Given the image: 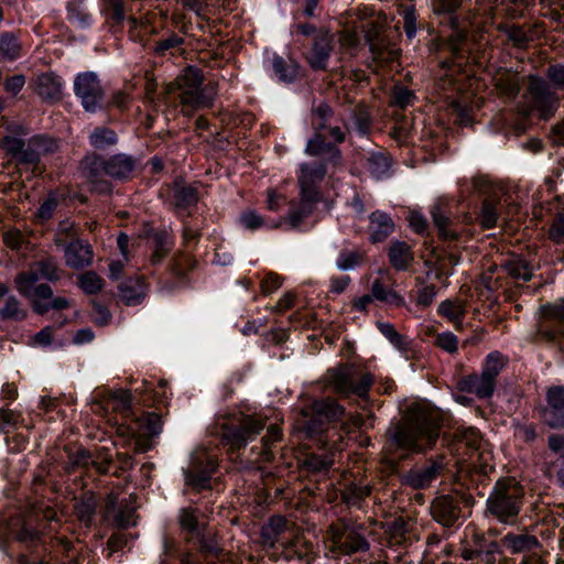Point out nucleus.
<instances>
[{
  "label": "nucleus",
  "instance_id": "1",
  "mask_svg": "<svg viewBox=\"0 0 564 564\" xmlns=\"http://www.w3.org/2000/svg\"><path fill=\"white\" fill-rule=\"evenodd\" d=\"M443 413L425 401L411 403L402 420L389 431L391 442L399 448L422 453L436 443Z\"/></svg>",
  "mask_w": 564,
  "mask_h": 564
},
{
  "label": "nucleus",
  "instance_id": "2",
  "mask_svg": "<svg viewBox=\"0 0 564 564\" xmlns=\"http://www.w3.org/2000/svg\"><path fill=\"white\" fill-rule=\"evenodd\" d=\"M327 174L325 162H304L299 165V202H294L283 221L291 229H296L315 210L322 200L319 185Z\"/></svg>",
  "mask_w": 564,
  "mask_h": 564
},
{
  "label": "nucleus",
  "instance_id": "3",
  "mask_svg": "<svg viewBox=\"0 0 564 564\" xmlns=\"http://www.w3.org/2000/svg\"><path fill=\"white\" fill-rule=\"evenodd\" d=\"M204 76L202 72L188 66L171 83L164 87V101L167 104L170 96L177 94L181 104L191 109L210 107L216 96L213 84L203 87Z\"/></svg>",
  "mask_w": 564,
  "mask_h": 564
},
{
  "label": "nucleus",
  "instance_id": "4",
  "mask_svg": "<svg viewBox=\"0 0 564 564\" xmlns=\"http://www.w3.org/2000/svg\"><path fill=\"white\" fill-rule=\"evenodd\" d=\"M58 278L56 260L47 257L34 262L28 271L19 273L15 278V286L25 297L51 299L53 296L51 286L39 281H56Z\"/></svg>",
  "mask_w": 564,
  "mask_h": 564
},
{
  "label": "nucleus",
  "instance_id": "5",
  "mask_svg": "<svg viewBox=\"0 0 564 564\" xmlns=\"http://www.w3.org/2000/svg\"><path fill=\"white\" fill-rule=\"evenodd\" d=\"M523 490L511 479L496 482L487 499V510L499 521L511 523L520 512Z\"/></svg>",
  "mask_w": 564,
  "mask_h": 564
},
{
  "label": "nucleus",
  "instance_id": "6",
  "mask_svg": "<svg viewBox=\"0 0 564 564\" xmlns=\"http://www.w3.org/2000/svg\"><path fill=\"white\" fill-rule=\"evenodd\" d=\"M329 542V552L338 555H352L357 552H367L369 543L360 532V528L352 521L339 519L326 530Z\"/></svg>",
  "mask_w": 564,
  "mask_h": 564
},
{
  "label": "nucleus",
  "instance_id": "7",
  "mask_svg": "<svg viewBox=\"0 0 564 564\" xmlns=\"http://www.w3.org/2000/svg\"><path fill=\"white\" fill-rule=\"evenodd\" d=\"M328 381L334 390L343 395L366 398L373 383V377L370 372L346 365L328 370Z\"/></svg>",
  "mask_w": 564,
  "mask_h": 564
},
{
  "label": "nucleus",
  "instance_id": "8",
  "mask_svg": "<svg viewBox=\"0 0 564 564\" xmlns=\"http://www.w3.org/2000/svg\"><path fill=\"white\" fill-rule=\"evenodd\" d=\"M301 413L304 419L302 427L308 434H315L323 431L325 423L339 421L345 414V409L334 399L326 398L313 401Z\"/></svg>",
  "mask_w": 564,
  "mask_h": 564
},
{
  "label": "nucleus",
  "instance_id": "9",
  "mask_svg": "<svg viewBox=\"0 0 564 564\" xmlns=\"http://www.w3.org/2000/svg\"><path fill=\"white\" fill-rule=\"evenodd\" d=\"M74 91L86 111L96 112L101 108L104 90L95 73L78 74L74 80Z\"/></svg>",
  "mask_w": 564,
  "mask_h": 564
},
{
  "label": "nucleus",
  "instance_id": "10",
  "mask_svg": "<svg viewBox=\"0 0 564 564\" xmlns=\"http://www.w3.org/2000/svg\"><path fill=\"white\" fill-rule=\"evenodd\" d=\"M216 468L217 462L212 455L205 449L195 451L189 467L184 471L186 484L197 489L206 488Z\"/></svg>",
  "mask_w": 564,
  "mask_h": 564
},
{
  "label": "nucleus",
  "instance_id": "11",
  "mask_svg": "<svg viewBox=\"0 0 564 564\" xmlns=\"http://www.w3.org/2000/svg\"><path fill=\"white\" fill-rule=\"evenodd\" d=\"M529 93L531 95L532 107L541 118L549 119L558 107V96L551 90L549 85L538 76L529 77Z\"/></svg>",
  "mask_w": 564,
  "mask_h": 564
},
{
  "label": "nucleus",
  "instance_id": "12",
  "mask_svg": "<svg viewBox=\"0 0 564 564\" xmlns=\"http://www.w3.org/2000/svg\"><path fill=\"white\" fill-rule=\"evenodd\" d=\"M264 429V421L260 416L245 415L238 424L225 433V440L234 449L245 447L252 442Z\"/></svg>",
  "mask_w": 564,
  "mask_h": 564
},
{
  "label": "nucleus",
  "instance_id": "13",
  "mask_svg": "<svg viewBox=\"0 0 564 564\" xmlns=\"http://www.w3.org/2000/svg\"><path fill=\"white\" fill-rule=\"evenodd\" d=\"M546 405L541 409V420L552 429L564 427V386H551L545 391Z\"/></svg>",
  "mask_w": 564,
  "mask_h": 564
},
{
  "label": "nucleus",
  "instance_id": "14",
  "mask_svg": "<svg viewBox=\"0 0 564 564\" xmlns=\"http://www.w3.org/2000/svg\"><path fill=\"white\" fill-rule=\"evenodd\" d=\"M443 470V464L431 460L425 465L415 466L401 476V482L413 489H424L432 485Z\"/></svg>",
  "mask_w": 564,
  "mask_h": 564
},
{
  "label": "nucleus",
  "instance_id": "15",
  "mask_svg": "<svg viewBox=\"0 0 564 564\" xmlns=\"http://www.w3.org/2000/svg\"><path fill=\"white\" fill-rule=\"evenodd\" d=\"M430 214L441 238L446 240H456L458 238V232L451 228L453 221L451 218V199L448 197H438L431 206Z\"/></svg>",
  "mask_w": 564,
  "mask_h": 564
},
{
  "label": "nucleus",
  "instance_id": "16",
  "mask_svg": "<svg viewBox=\"0 0 564 564\" xmlns=\"http://www.w3.org/2000/svg\"><path fill=\"white\" fill-rule=\"evenodd\" d=\"M334 50V39L327 31H319L313 40V44L306 59L314 69H326Z\"/></svg>",
  "mask_w": 564,
  "mask_h": 564
},
{
  "label": "nucleus",
  "instance_id": "17",
  "mask_svg": "<svg viewBox=\"0 0 564 564\" xmlns=\"http://www.w3.org/2000/svg\"><path fill=\"white\" fill-rule=\"evenodd\" d=\"M83 175L95 186L99 192L109 191V185L101 178L107 175V160L97 155L86 156L80 163Z\"/></svg>",
  "mask_w": 564,
  "mask_h": 564
},
{
  "label": "nucleus",
  "instance_id": "18",
  "mask_svg": "<svg viewBox=\"0 0 564 564\" xmlns=\"http://www.w3.org/2000/svg\"><path fill=\"white\" fill-rule=\"evenodd\" d=\"M93 257L91 246L83 240H73L64 250L66 265L75 270L88 267L93 262Z\"/></svg>",
  "mask_w": 564,
  "mask_h": 564
},
{
  "label": "nucleus",
  "instance_id": "19",
  "mask_svg": "<svg viewBox=\"0 0 564 564\" xmlns=\"http://www.w3.org/2000/svg\"><path fill=\"white\" fill-rule=\"evenodd\" d=\"M305 153L311 156H321L326 154L327 158L323 161L325 164L328 163L334 166L341 164L340 150L336 145L327 143L321 132H315L314 137L307 141Z\"/></svg>",
  "mask_w": 564,
  "mask_h": 564
},
{
  "label": "nucleus",
  "instance_id": "20",
  "mask_svg": "<svg viewBox=\"0 0 564 564\" xmlns=\"http://www.w3.org/2000/svg\"><path fill=\"white\" fill-rule=\"evenodd\" d=\"M433 518L445 527L453 525L459 518V507L449 496L437 497L431 506Z\"/></svg>",
  "mask_w": 564,
  "mask_h": 564
},
{
  "label": "nucleus",
  "instance_id": "21",
  "mask_svg": "<svg viewBox=\"0 0 564 564\" xmlns=\"http://www.w3.org/2000/svg\"><path fill=\"white\" fill-rule=\"evenodd\" d=\"M458 386L462 391L473 393L479 399H485L492 395L496 382L481 372L480 375L464 377L459 380Z\"/></svg>",
  "mask_w": 564,
  "mask_h": 564
},
{
  "label": "nucleus",
  "instance_id": "22",
  "mask_svg": "<svg viewBox=\"0 0 564 564\" xmlns=\"http://www.w3.org/2000/svg\"><path fill=\"white\" fill-rule=\"evenodd\" d=\"M119 295L126 305H137L145 296V284L141 276L129 279L120 284Z\"/></svg>",
  "mask_w": 564,
  "mask_h": 564
},
{
  "label": "nucleus",
  "instance_id": "23",
  "mask_svg": "<svg viewBox=\"0 0 564 564\" xmlns=\"http://www.w3.org/2000/svg\"><path fill=\"white\" fill-rule=\"evenodd\" d=\"M134 167L135 161L126 154H117L107 160V175L117 180L130 177Z\"/></svg>",
  "mask_w": 564,
  "mask_h": 564
},
{
  "label": "nucleus",
  "instance_id": "24",
  "mask_svg": "<svg viewBox=\"0 0 564 564\" xmlns=\"http://www.w3.org/2000/svg\"><path fill=\"white\" fill-rule=\"evenodd\" d=\"M503 545L513 554L531 552L540 547V542L534 535L528 533H508L503 540Z\"/></svg>",
  "mask_w": 564,
  "mask_h": 564
},
{
  "label": "nucleus",
  "instance_id": "25",
  "mask_svg": "<svg viewBox=\"0 0 564 564\" xmlns=\"http://www.w3.org/2000/svg\"><path fill=\"white\" fill-rule=\"evenodd\" d=\"M496 89L500 95L512 98L520 90L519 77L509 69H498L494 75Z\"/></svg>",
  "mask_w": 564,
  "mask_h": 564
},
{
  "label": "nucleus",
  "instance_id": "26",
  "mask_svg": "<svg viewBox=\"0 0 564 564\" xmlns=\"http://www.w3.org/2000/svg\"><path fill=\"white\" fill-rule=\"evenodd\" d=\"M370 239L372 242L383 241L394 228L391 217L381 212H375L370 216Z\"/></svg>",
  "mask_w": 564,
  "mask_h": 564
},
{
  "label": "nucleus",
  "instance_id": "27",
  "mask_svg": "<svg viewBox=\"0 0 564 564\" xmlns=\"http://www.w3.org/2000/svg\"><path fill=\"white\" fill-rule=\"evenodd\" d=\"M37 94L46 100H57L62 96L63 83L54 74H42L36 82Z\"/></svg>",
  "mask_w": 564,
  "mask_h": 564
},
{
  "label": "nucleus",
  "instance_id": "28",
  "mask_svg": "<svg viewBox=\"0 0 564 564\" xmlns=\"http://www.w3.org/2000/svg\"><path fill=\"white\" fill-rule=\"evenodd\" d=\"M388 254L391 265L398 271L406 270L414 259L411 247L404 241L391 242Z\"/></svg>",
  "mask_w": 564,
  "mask_h": 564
},
{
  "label": "nucleus",
  "instance_id": "29",
  "mask_svg": "<svg viewBox=\"0 0 564 564\" xmlns=\"http://www.w3.org/2000/svg\"><path fill=\"white\" fill-rule=\"evenodd\" d=\"M286 529V520L281 516L272 517L261 529V541L264 546L273 547L279 541L281 534Z\"/></svg>",
  "mask_w": 564,
  "mask_h": 564
},
{
  "label": "nucleus",
  "instance_id": "30",
  "mask_svg": "<svg viewBox=\"0 0 564 564\" xmlns=\"http://www.w3.org/2000/svg\"><path fill=\"white\" fill-rule=\"evenodd\" d=\"M500 202L495 196H488L484 199L479 213V221L484 228H492L497 225L500 217Z\"/></svg>",
  "mask_w": 564,
  "mask_h": 564
},
{
  "label": "nucleus",
  "instance_id": "31",
  "mask_svg": "<svg viewBox=\"0 0 564 564\" xmlns=\"http://www.w3.org/2000/svg\"><path fill=\"white\" fill-rule=\"evenodd\" d=\"M272 67L279 80L283 83L294 82L299 73V66L293 59H284L279 55H273Z\"/></svg>",
  "mask_w": 564,
  "mask_h": 564
},
{
  "label": "nucleus",
  "instance_id": "32",
  "mask_svg": "<svg viewBox=\"0 0 564 564\" xmlns=\"http://www.w3.org/2000/svg\"><path fill=\"white\" fill-rule=\"evenodd\" d=\"M503 270L516 281L528 282L532 278V267L521 258L507 260L502 264Z\"/></svg>",
  "mask_w": 564,
  "mask_h": 564
},
{
  "label": "nucleus",
  "instance_id": "33",
  "mask_svg": "<svg viewBox=\"0 0 564 564\" xmlns=\"http://www.w3.org/2000/svg\"><path fill=\"white\" fill-rule=\"evenodd\" d=\"M498 30L503 32L512 46L519 50L527 48L532 41V36L522 26L516 24H500Z\"/></svg>",
  "mask_w": 564,
  "mask_h": 564
},
{
  "label": "nucleus",
  "instance_id": "34",
  "mask_svg": "<svg viewBox=\"0 0 564 564\" xmlns=\"http://www.w3.org/2000/svg\"><path fill=\"white\" fill-rule=\"evenodd\" d=\"M22 55V45L13 33L0 36V61H13Z\"/></svg>",
  "mask_w": 564,
  "mask_h": 564
},
{
  "label": "nucleus",
  "instance_id": "35",
  "mask_svg": "<svg viewBox=\"0 0 564 564\" xmlns=\"http://www.w3.org/2000/svg\"><path fill=\"white\" fill-rule=\"evenodd\" d=\"M371 293L373 300L383 302L392 306H403L404 299L392 289H387L379 280H375L371 284Z\"/></svg>",
  "mask_w": 564,
  "mask_h": 564
},
{
  "label": "nucleus",
  "instance_id": "36",
  "mask_svg": "<svg viewBox=\"0 0 564 564\" xmlns=\"http://www.w3.org/2000/svg\"><path fill=\"white\" fill-rule=\"evenodd\" d=\"M106 406L116 413L127 415L131 406L130 392L122 389L112 391L106 399Z\"/></svg>",
  "mask_w": 564,
  "mask_h": 564
},
{
  "label": "nucleus",
  "instance_id": "37",
  "mask_svg": "<svg viewBox=\"0 0 564 564\" xmlns=\"http://www.w3.org/2000/svg\"><path fill=\"white\" fill-rule=\"evenodd\" d=\"M455 438L460 446H465L470 452L478 451L482 444L479 431L471 426L457 429L455 432Z\"/></svg>",
  "mask_w": 564,
  "mask_h": 564
},
{
  "label": "nucleus",
  "instance_id": "38",
  "mask_svg": "<svg viewBox=\"0 0 564 564\" xmlns=\"http://www.w3.org/2000/svg\"><path fill=\"white\" fill-rule=\"evenodd\" d=\"M67 18L72 23L80 28H86L90 25L91 22L90 14L87 11L86 6L80 0H74L68 3Z\"/></svg>",
  "mask_w": 564,
  "mask_h": 564
},
{
  "label": "nucleus",
  "instance_id": "39",
  "mask_svg": "<svg viewBox=\"0 0 564 564\" xmlns=\"http://www.w3.org/2000/svg\"><path fill=\"white\" fill-rule=\"evenodd\" d=\"M162 421L161 416L156 413H147L140 420V431L138 434L144 437H153L161 433Z\"/></svg>",
  "mask_w": 564,
  "mask_h": 564
},
{
  "label": "nucleus",
  "instance_id": "40",
  "mask_svg": "<svg viewBox=\"0 0 564 564\" xmlns=\"http://www.w3.org/2000/svg\"><path fill=\"white\" fill-rule=\"evenodd\" d=\"M449 28L452 33L447 36V45L454 55H458L466 42L467 33L458 28L457 18H451Z\"/></svg>",
  "mask_w": 564,
  "mask_h": 564
},
{
  "label": "nucleus",
  "instance_id": "41",
  "mask_svg": "<svg viewBox=\"0 0 564 564\" xmlns=\"http://www.w3.org/2000/svg\"><path fill=\"white\" fill-rule=\"evenodd\" d=\"M506 364V357H503L499 351H492L486 357L481 372L496 382L497 376Z\"/></svg>",
  "mask_w": 564,
  "mask_h": 564
},
{
  "label": "nucleus",
  "instance_id": "42",
  "mask_svg": "<svg viewBox=\"0 0 564 564\" xmlns=\"http://www.w3.org/2000/svg\"><path fill=\"white\" fill-rule=\"evenodd\" d=\"M90 144L96 149H104L106 147L117 143V134L115 131L107 128H97L89 137Z\"/></svg>",
  "mask_w": 564,
  "mask_h": 564
},
{
  "label": "nucleus",
  "instance_id": "43",
  "mask_svg": "<svg viewBox=\"0 0 564 564\" xmlns=\"http://www.w3.org/2000/svg\"><path fill=\"white\" fill-rule=\"evenodd\" d=\"M281 430L278 425H270L267 430L265 435L262 437V460L269 462L272 458L271 448L273 444L281 440Z\"/></svg>",
  "mask_w": 564,
  "mask_h": 564
},
{
  "label": "nucleus",
  "instance_id": "44",
  "mask_svg": "<svg viewBox=\"0 0 564 564\" xmlns=\"http://www.w3.org/2000/svg\"><path fill=\"white\" fill-rule=\"evenodd\" d=\"M29 299L33 303L34 311L39 314H45L51 308L59 311V310H65V308L69 307L68 300L63 296H57L54 299L51 297L50 303L43 302L45 299H40V297H37V299L29 297Z\"/></svg>",
  "mask_w": 564,
  "mask_h": 564
},
{
  "label": "nucleus",
  "instance_id": "45",
  "mask_svg": "<svg viewBox=\"0 0 564 564\" xmlns=\"http://www.w3.org/2000/svg\"><path fill=\"white\" fill-rule=\"evenodd\" d=\"M25 316V310L21 307L19 300L14 296H9L4 303V306L0 310V317L3 319L20 321Z\"/></svg>",
  "mask_w": 564,
  "mask_h": 564
},
{
  "label": "nucleus",
  "instance_id": "46",
  "mask_svg": "<svg viewBox=\"0 0 564 564\" xmlns=\"http://www.w3.org/2000/svg\"><path fill=\"white\" fill-rule=\"evenodd\" d=\"M463 0H430V8L436 15L455 18L454 13L462 7Z\"/></svg>",
  "mask_w": 564,
  "mask_h": 564
},
{
  "label": "nucleus",
  "instance_id": "47",
  "mask_svg": "<svg viewBox=\"0 0 564 564\" xmlns=\"http://www.w3.org/2000/svg\"><path fill=\"white\" fill-rule=\"evenodd\" d=\"M438 313L449 321L457 323L465 314V307L458 301H444L438 305Z\"/></svg>",
  "mask_w": 564,
  "mask_h": 564
},
{
  "label": "nucleus",
  "instance_id": "48",
  "mask_svg": "<svg viewBox=\"0 0 564 564\" xmlns=\"http://www.w3.org/2000/svg\"><path fill=\"white\" fill-rule=\"evenodd\" d=\"M373 44L378 48L377 51H370L375 61L390 63L398 57V50L390 46L383 37L375 41Z\"/></svg>",
  "mask_w": 564,
  "mask_h": 564
},
{
  "label": "nucleus",
  "instance_id": "49",
  "mask_svg": "<svg viewBox=\"0 0 564 564\" xmlns=\"http://www.w3.org/2000/svg\"><path fill=\"white\" fill-rule=\"evenodd\" d=\"M67 470L75 471L78 468H90L94 463V456L86 449H78L68 456Z\"/></svg>",
  "mask_w": 564,
  "mask_h": 564
},
{
  "label": "nucleus",
  "instance_id": "50",
  "mask_svg": "<svg viewBox=\"0 0 564 564\" xmlns=\"http://www.w3.org/2000/svg\"><path fill=\"white\" fill-rule=\"evenodd\" d=\"M377 327L380 333L398 349L403 350L406 348L405 338L400 335L394 326L390 323L378 322Z\"/></svg>",
  "mask_w": 564,
  "mask_h": 564
},
{
  "label": "nucleus",
  "instance_id": "51",
  "mask_svg": "<svg viewBox=\"0 0 564 564\" xmlns=\"http://www.w3.org/2000/svg\"><path fill=\"white\" fill-rule=\"evenodd\" d=\"M79 286L85 293L95 294L102 289L104 282L97 273L88 271L79 276Z\"/></svg>",
  "mask_w": 564,
  "mask_h": 564
},
{
  "label": "nucleus",
  "instance_id": "52",
  "mask_svg": "<svg viewBox=\"0 0 564 564\" xmlns=\"http://www.w3.org/2000/svg\"><path fill=\"white\" fill-rule=\"evenodd\" d=\"M184 43V39L175 33H171L166 39L155 43L153 52L156 55L164 56L167 52L180 47Z\"/></svg>",
  "mask_w": 564,
  "mask_h": 564
},
{
  "label": "nucleus",
  "instance_id": "53",
  "mask_svg": "<svg viewBox=\"0 0 564 564\" xmlns=\"http://www.w3.org/2000/svg\"><path fill=\"white\" fill-rule=\"evenodd\" d=\"M76 513L78 519L82 522H85L88 524L90 522L91 517L94 516L96 511V501L93 496L84 497L77 505H76Z\"/></svg>",
  "mask_w": 564,
  "mask_h": 564
},
{
  "label": "nucleus",
  "instance_id": "54",
  "mask_svg": "<svg viewBox=\"0 0 564 564\" xmlns=\"http://www.w3.org/2000/svg\"><path fill=\"white\" fill-rule=\"evenodd\" d=\"M104 13L113 23H121L124 19L123 6L120 0H106Z\"/></svg>",
  "mask_w": 564,
  "mask_h": 564
},
{
  "label": "nucleus",
  "instance_id": "55",
  "mask_svg": "<svg viewBox=\"0 0 564 564\" xmlns=\"http://www.w3.org/2000/svg\"><path fill=\"white\" fill-rule=\"evenodd\" d=\"M414 99V93L405 87L397 86L392 91V104L400 108L411 106Z\"/></svg>",
  "mask_w": 564,
  "mask_h": 564
},
{
  "label": "nucleus",
  "instance_id": "56",
  "mask_svg": "<svg viewBox=\"0 0 564 564\" xmlns=\"http://www.w3.org/2000/svg\"><path fill=\"white\" fill-rule=\"evenodd\" d=\"M174 198L177 206L185 207L197 200V193L191 186H182L175 191Z\"/></svg>",
  "mask_w": 564,
  "mask_h": 564
},
{
  "label": "nucleus",
  "instance_id": "57",
  "mask_svg": "<svg viewBox=\"0 0 564 564\" xmlns=\"http://www.w3.org/2000/svg\"><path fill=\"white\" fill-rule=\"evenodd\" d=\"M58 205L57 198L50 195L39 207L35 217L40 223H44L52 218L56 207Z\"/></svg>",
  "mask_w": 564,
  "mask_h": 564
},
{
  "label": "nucleus",
  "instance_id": "58",
  "mask_svg": "<svg viewBox=\"0 0 564 564\" xmlns=\"http://www.w3.org/2000/svg\"><path fill=\"white\" fill-rule=\"evenodd\" d=\"M32 144L36 147L40 158L56 152L58 150V143L56 140L47 137H34L32 138Z\"/></svg>",
  "mask_w": 564,
  "mask_h": 564
},
{
  "label": "nucleus",
  "instance_id": "59",
  "mask_svg": "<svg viewBox=\"0 0 564 564\" xmlns=\"http://www.w3.org/2000/svg\"><path fill=\"white\" fill-rule=\"evenodd\" d=\"M435 344L446 352L453 354L457 350L458 338L453 333L444 332L437 334Z\"/></svg>",
  "mask_w": 564,
  "mask_h": 564
},
{
  "label": "nucleus",
  "instance_id": "60",
  "mask_svg": "<svg viewBox=\"0 0 564 564\" xmlns=\"http://www.w3.org/2000/svg\"><path fill=\"white\" fill-rule=\"evenodd\" d=\"M1 145L8 154H10L13 159H17L20 152L23 150L25 142L21 138L7 135L2 139Z\"/></svg>",
  "mask_w": 564,
  "mask_h": 564
},
{
  "label": "nucleus",
  "instance_id": "61",
  "mask_svg": "<svg viewBox=\"0 0 564 564\" xmlns=\"http://www.w3.org/2000/svg\"><path fill=\"white\" fill-rule=\"evenodd\" d=\"M178 521L183 530L194 532L197 529L198 520L194 509H182Z\"/></svg>",
  "mask_w": 564,
  "mask_h": 564
},
{
  "label": "nucleus",
  "instance_id": "62",
  "mask_svg": "<svg viewBox=\"0 0 564 564\" xmlns=\"http://www.w3.org/2000/svg\"><path fill=\"white\" fill-rule=\"evenodd\" d=\"M543 316L564 322V300L542 306Z\"/></svg>",
  "mask_w": 564,
  "mask_h": 564
},
{
  "label": "nucleus",
  "instance_id": "63",
  "mask_svg": "<svg viewBox=\"0 0 564 564\" xmlns=\"http://www.w3.org/2000/svg\"><path fill=\"white\" fill-rule=\"evenodd\" d=\"M549 235L556 243H564V215L560 214L555 217L550 227Z\"/></svg>",
  "mask_w": 564,
  "mask_h": 564
},
{
  "label": "nucleus",
  "instance_id": "64",
  "mask_svg": "<svg viewBox=\"0 0 564 564\" xmlns=\"http://www.w3.org/2000/svg\"><path fill=\"white\" fill-rule=\"evenodd\" d=\"M546 76L555 87H564V64L550 65L546 70Z\"/></svg>",
  "mask_w": 564,
  "mask_h": 564
}]
</instances>
